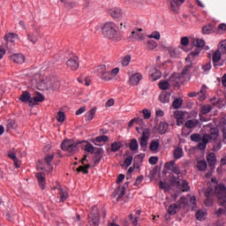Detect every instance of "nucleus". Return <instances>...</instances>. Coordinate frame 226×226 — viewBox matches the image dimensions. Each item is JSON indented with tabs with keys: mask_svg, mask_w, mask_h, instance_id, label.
<instances>
[{
	"mask_svg": "<svg viewBox=\"0 0 226 226\" xmlns=\"http://www.w3.org/2000/svg\"><path fill=\"white\" fill-rule=\"evenodd\" d=\"M150 79L153 82H154V80L162 79V72L160 70L152 69L150 71Z\"/></svg>",
	"mask_w": 226,
	"mask_h": 226,
	"instance_id": "5701e85b",
	"label": "nucleus"
},
{
	"mask_svg": "<svg viewBox=\"0 0 226 226\" xmlns=\"http://www.w3.org/2000/svg\"><path fill=\"white\" fill-rule=\"evenodd\" d=\"M18 126L17 122L13 119H9L6 121L7 132H10V130H17Z\"/></svg>",
	"mask_w": 226,
	"mask_h": 226,
	"instance_id": "473e14b6",
	"label": "nucleus"
},
{
	"mask_svg": "<svg viewBox=\"0 0 226 226\" xmlns=\"http://www.w3.org/2000/svg\"><path fill=\"white\" fill-rule=\"evenodd\" d=\"M170 82H174L176 84H180L185 82V79L179 75V73H173L170 77Z\"/></svg>",
	"mask_w": 226,
	"mask_h": 226,
	"instance_id": "b1692460",
	"label": "nucleus"
},
{
	"mask_svg": "<svg viewBox=\"0 0 226 226\" xmlns=\"http://www.w3.org/2000/svg\"><path fill=\"white\" fill-rule=\"evenodd\" d=\"M34 32H30L27 34V40L33 45H36L38 43V40L41 38V31L40 30V26H33Z\"/></svg>",
	"mask_w": 226,
	"mask_h": 226,
	"instance_id": "39448f33",
	"label": "nucleus"
},
{
	"mask_svg": "<svg viewBox=\"0 0 226 226\" xmlns=\"http://www.w3.org/2000/svg\"><path fill=\"white\" fill-rule=\"evenodd\" d=\"M185 1V0H171L170 4L172 11H174V13H178L179 6H181Z\"/></svg>",
	"mask_w": 226,
	"mask_h": 226,
	"instance_id": "aec40b11",
	"label": "nucleus"
},
{
	"mask_svg": "<svg viewBox=\"0 0 226 226\" xmlns=\"http://www.w3.org/2000/svg\"><path fill=\"white\" fill-rule=\"evenodd\" d=\"M190 139L192 142H200L201 136L199 133H194L191 135Z\"/></svg>",
	"mask_w": 226,
	"mask_h": 226,
	"instance_id": "13d9d810",
	"label": "nucleus"
},
{
	"mask_svg": "<svg viewBox=\"0 0 226 226\" xmlns=\"http://www.w3.org/2000/svg\"><path fill=\"white\" fill-rule=\"evenodd\" d=\"M15 38L19 39V34L15 33H9L6 34L4 37V40L5 41V45H8V43H15Z\"/></svg>",
	"mask_w": 226,
	"mask_h": 226,
	"instance_id": "6ab92c4d",
	"label": "nucleus"
},
{
	"mask_svg": "<svg viewBox=\"0 0 226 226\" xmlns=\"http://www.w3.org/2000/svg\"><path fill=\"white\" fill-rule=\"evenodd\" d=\"M165 50H168L169 55L173 57V58H177L181 55V51L179 50V48L174 47V46H170V47H165Z\"/></svg>",
	"mask_w": 226,
	"mask_h": 226,
	"instance_id": "2eb2a0df",
	"label": "nucleus"
},
{
	"mask_svg": "<svg viewBox=\"0 0 226 226\" xmlns=\"http://www.w3.org/2000/svg\"><path fill=\"white\" fill-rule=\"evenodd\" d=\"M192 47H197V49H204L206 47V41L202 39H194L192 42Z\"/></svg>",
	"mask_w": 226,
	"mask_h": 226,
	"instance_id": "cd10ccee",
	"label": "nucleus"
},
{
	"mask_svg": "<svg viewBox=\"0 0 226 226\" xmlns=\"http://www.w3.org/2000/svg\"><path fill=\"white\" fill-rule=\"evenodd\" d=\"M122 147H123V143H121V142L114 141L111 144L112 153H116V152L119 151Z\"/></svg>",
	"mask_w": 226,
	"mask_h": 226,
	"instance_id": "4c0bfd02",
	"label": "nucleus"
},
{
	"mask_svg": "<svg viewBox=\"0 0 226 226\" xmlns=\"http://www.w3.org/2000/svg\"><path fill=\"white\" fill-rule=\"evenodd\" d=\"M146 47H147V50H154V49H156V47H158V42H156L155 41H153V40H149L147 41Z\"/></svg>",
	"mask_w": 226,
	"mask_h": 226,
	"instance_id": "c9c22d12",
	"label": "nucleus"
},
{
	"mask_svg": "<svg viewBox=\"0 0 226 226\" xmlns=\"http://www.w3.org/2000/svg\"><path fill=\"white\" fill-rule=\"evenodd\" d=\"M132 61V56L130 55L125 56L123 59H122V66H128V64H130V62Z\"/></svg>",
	"mask_w": 226,
	"mask_h": 226,
	"instance_id": "5fc2aeb1",
	"label": "nucleus"
},
{
	"mask_svg": "<svg viewBox=\"0 0 226 226\" xmlns=\"http://www.w3.org/2000/svg\"><path fill=\"white\" fill-rule=\"evenodd\" d=\"M33 80L36 82L37 89H39V91H49L50 89H54L52 81L47 78L43 79L40 73H35Z\"/></svg>",
	"mask_w": 226,
	"mask_h": 226,
	"instance_id": "f03ea898",
	"label": "nucleus"
},
{
	"mask_svg": "<svg viewBox=\"0 0 226 226\" xmlns=\"http://www.w3.org/2000/svg\"><path fill=\"white\" fill-rule=\"evenodd\" d=\"M214 193H215V191H213V187H208L205 191V197H213Z\"/></svg>",
	"mask_w": 226,
	"mask_h": 226,
	"instance_id": "69168bd1",
	"label": "nucleus"
},
{
	"mask_svg": "<svg viewBox=\"0 0 226 226\" xmlns=\"http://www.w3.org/2000/svg\"><path fill=\"white\" fill-rule=\"evenodd\" d=\"M117 25L114 22H106L102 27V36L110 41H121L123 34L118 30Z\"/></svg>",
	"mask_w": 226,
	"mask_h": 226,
	"instance_id": "f257e3e1",
	"label": "nucleus"
},
{
	"mask_svg": "<svg viewBox=\"0 0 226 226\" xmlns=\"http://www.w3.org/2000/svg\"><path fill=\"white\" fill-rule=\"evenodd\" d=\"M223 215L226 216V209L222 207L218 208L215 212V215L217 216V218H220V216H223Z\"/></svg>",
	"mask_w": 226,
	"mask_h": 226,
	"instance_id": "052dcab7",
	"label": "nucleus"
},
{
	"mask_svg": "<svg viewBox=\"0 0 226 226\" xmlns=\"http://www.w3.org/2000/svg\"><path fill=\"white\" fill-rule=\"evenodd\" d=\"M60 190V200L62 202H64L66 199H68V192L63 191V188H59Z\"/></svg>",
	"mask_w": 226,
	"mask_h": 226,
	"instance_id": "4d7b16f0",
	"label": "nucleus"
},
{
	"mask_svg": "<svg viewBox=\"0 0 226 226\" xmlns=\"http://www.w3.org/2000/svg\"><path fill=\"white\" fill-rule=\"evenodd\" d=\"M53 160H54V154H49V155H47V156L44 158V161L46 162L48 167H49L50 172H52V170H53V169H54V168L52 167V165H50V163H52Z\"/></svg>",
	"mask_w": 226,
	"mask_h": 226,
	"instance_id": "58836bf2",
	"label": "nucleus"
},
{
	"mask_svg": "<svg viewBox=\"0 0 226 226\" xmlns=\"http://www.w3.org/2000/svg\"><path fill=\"white\" fill-rule=\"evenodd\" d=\"M94 163L95 165H98L100 162H102V159L103 158V154H105V151L102 147H95V150L94 152Z\"/></svg>",
	"mask_w": 226,
	"mask_h": 226,
	"instance_id": "ddd939ff",
	"label": "nucleus"
},
{
	"mask_svg": "<svg viewBox=\"0 0 226 226\" xmlns=\"http://www.w3.org/2000/svg\"><path fill=\"white\" fill-rule=\"evenodd\" d=\"M79 143L73 142V140L66 139L62 142L61 148L63 151H67L68 153H72V154H75V153L79 151Z\"/></svg>",
	"mask_w": 226,
	"mask_h": 226,
	"instance_id": "7ed1b4c3",
	"label": "nucleus"
},
{
	"mask_svg": "<svg viewBox=\"0 0 226 226\" xmlns=\"http://www.w3.org/2000/svg\"><path fill=\"white\" fill-rule=\"evenodd\" d=\"M181 105H183L182 98H177L172 102L173 109H181Z\"/></svg>",
	"mask_w": 226,
	"mask_h": 226,
	"instance_id": "de8ad7c7",
	"label": "nucleus"
},
{
	"mask_svg": "<svg viewBox=\"0 0 226 226\" xmlns=\"http://www.w3.org/2000/svg\"><path fill=\"white\" fill-rule=\"evenodd\" d=\"M20 102L22 103H28L29 107H31V102H33V97H31V94L27 91H24L19 96Z\"/></svg>",
	"mask_w": 226,
	"mask_h": 226,
	"instance_id": "f3484780",
	"label": "nucleus"
},
{
	"mask_svg": "<svg viewBox=\"0 0 226 226\" xmlns=\"http://www.w3.org/2000/svg\"><path fill=\"white\" fill-rule=\"evenodd\" d=\"M35 177L41 190H43L45 188V176H43V173H36Z\"/></svg>",
	"mask_w": 226,
	"mask_h": 226,
	"instance_id": "c85d7f7f",
	"label": "nucleus"
},
{
	"mask_svg": "<svg viewBox=\"0 0 226 226\" xmlns=\"http://www.w3.org/2000/svg\"><path fill=\"white\" fill-rule=\"evenodd\" d=\"M217 31H218L219 34H225V33H226V24L225 23H221L220 25H218Z\"/></svg>",
	"mask_w": 226,
	"mask_h": 226,
	"instance_id": "603ef678",
	"label": "nucleus"
},
{
	"mask_svg": "<svg viewBox=\"0 0 226 226\" xmlns=\"http://www.w3.org/2000/svg\"><path fill=\"white\" fill-rule=\"evenodd\" d=\"M197 169L200 171H204L207 169V162L206 161H200L197 164Z\"/></svg>",
	"mask_w": 226,
	"mask_h": 226,
	"instance_id": "49530a36",
	"label": "nucleus"
},
{
	"mask_svg": "<svg viewBox=\"0 0 226 226\" xmlns=\"http://www.w3.org/2000/svg\"><path fill=\"white\" fill-rule=\"evenodd\" d=\"M84 151H87V153H90L91 154H93L94 151H96V147H94L93 144L87 142L84 147Z\"/></svg>",
	"mask_w": 226,
	"mask_h": 226,
	"instance_id": "37998d69",
	"label": "nucleus"
},
{
	"mask_svg": "<svg viewBox=\"0 0 226 226\" xmlns=\"http://www.w3.org/2000/svg\"><path fill=\"white\" fill-rule=\"evenodd\" d=\"M159 102L161 103H169L170 102V94L163 92L159 95Z\"/></svg>",
	"mask_w": 226,
	"mask_h": 226,
	"instance_id": "7c9ffc66",
	"label": "nucleus"
},
{
	"mask_svg": "<svg viewBox=\"0 0 226 226\" xmlns=\"http://www.w3.org/2000/svg\"><path fill=\"white\" fill-rule=\"evenodd\" d=\"M159 87L160 89H162V91H167V89H169V87H170V84H169L168 81H161L159 83Z\"/></svg>",
	"mask_w": 226,
	"mask_h": 226,
	"instance_id": "8fccbe9b",
	"label": "nucleus"
},
{
	"mask_svg": "<svg viewBox=\"0 0 226 226\" xmlns=\"http://www.w3.org/2000/svg\"><path fill=\"white\" fill-rule=\"evenodd\" d=\"M89 226H100V212L96 206L92 207L91 213L88 215Z\"/></svg>",
	"mask_w": 226,
	"mask_h": 226,
	"instance_id": "20e7f679",
	"label": "nucleus"
},
{
	"mask_svg": "<svg viewBox=\"0 0 226 226\" xmlns=\"http://www.w3.org/2000/svg\"><path fill=\"white\" fill-rule=\"evenodd\" d=\"M164 168L166 169V170H171V172H173L174 174H177V176L181 174V170H179V166L176 164V161H170V162H165Z\"/></svg>",
	"mask_w": 226,
	"mask_h": 226,
	"instance_id": "9d476101",
	"label": "nucleus"
},
{
	"mask_svg": "<svg viewBox=\"0 0 226 226\" xmlns=\"http://www.w3.org/2000/svg\"><path fill=\"white\" fill-rule=\"evenodd\" d=\"M158 147H160V141L152 140L149 146L150 151H158Z\"/></svg>",
	"mask_w": 226,
	"mask_h": 226,
	"instance_id": "09e8293b",
	"label": "nucleus"
},
{
	"mask_svg": "<svg viewBox=\"0 0 226 226\" xmlns=\"http://www.w3.org/2000/svg\"><path fill=\"white\" fill-rule=\"evenodd\" d=\"M211 110H213V107L211 105L207 104L202 106L201 110L200 112V117H201V116H206V114H209Z\"/></svg>",
	"mask_w": 226,
	"mask_h": 226,
	"instance_id": "f704fd0d",
	"label": "nucleus"
},
{
	"mask_svg": "<svg viewBox=\"0 0 226 226\" xmlns=\"http://www.w3.org/2000/svg\"><path fill=\"white\" fill-rule=\"evenodd\" d=\"M207 161L210 167H214V165H216V154H215V153L208 154Z\"/></svg>",
	"mask_w": 226,
	"mask_h": 226,
	"instance_id": "c756f323",
	"label": "nucleus"
},
{
	"mask_svg": "<svg viewBox=\"0 0 226 226\" xmlns=\"http://www.w3.org/2000/svg\"><path fill=\"white\" fill-rule=\"evenodd\" d=\"M132 162H133V156H132V155L127 156L124 160L125 167H130V165H132Z\"/></svg>",
	"mask_w": 226,
	"mask_h": 226,
	"instance_id": "e2e57ef3",
	"label": "nucleus"
},
{
	"mask_svg": "<svg viewBox=\"0 0 226 226\" xmlns=\"http://www.w3.org/2000/svg\"><path fill=\"white\" fill-rule=\"evenodd\" d=\"M173 156L175 160H179L180 158H183V148L182 147H177L173 152Z\"/></svg>",
	"mask_w": 226,
	"mask_h": 226,
	"instance_id": "e433bc0d",
	"label": "nucleus"
},
{
	"mask_svg": "<svg viewBox=\"0 0 226 226\" xmlns=\"http://www.w3.org/2000/svg\"><path fill=\"white\" fill-rule=\"evenodd\" d=\"M142 113L144 115L145 119H149L151 117V110H149L147 109H144L142 110Z\"/></svg>",
	"mask_w": 226,
	"mask_h": 226,
	"instance_id": "338daca9",
	"label": "nucleus"
},
{
	"mask_svg": "<svg viewBox=\"0 0 226 226\" xmlns=\"http://www.w3.org/2000/svg\"><path fill=\"white\" fill-rule=\"evenodd\" d=\"M160 34L159 32L155 31L153 32L151 34L148 35V38H154V40H160Z\"/></svg>",
	"mask_w": 226,
	"mask_h": 226,
	"instance_id": "774afa93",
	"label": "nucleus"
},
{
	"mask_svg": "<svg viewBox=\"0 0 226 226\" xmlns=\"http://www.w3.org/2000/svg\"><path fill=\"white\" fill-rule=\"evenodd\" d=\"M107 72V66L105 64L99 65L96 69L98 77H102Z\"/></svg>",
	"mask_w": 226,
	"mask_h": 226,
	"instance_id": "c03bdc74",
	"label": "nucleus"
},
{
	"mask_svg": "<svg viewBox=\"0 0 226 226\" xmlns=\"http://www.w3.org/2000/svg\"><path fill=\"white\" fill-rule=\"evenodd\" d=\"M94 116H96V108H93L92 109L88 110L85 114V119L88 123H91V121L94 119Z\"/></svg>",
	"mask_w": 226,
	"mask_h": 226,
	"instance_id": "393cba45",
	"label": "nucleus"
},
{
	"mask_svg": "<svg viewBox=\"0 0 226 226\" xmlns=\"http://www.w3.org/2000/svg\"><path fill=\"white\" fill-rule=\"evenodd\" d=\"M220 61H222V49H218L214 52L212 56V63L214 64V68H216L217 66H223V62L220 63Z\"/></svg>",
	"mask_w": 226,
	"mask_h": 226,
	"instance_id": "1a4fd4ad",
	"label": "nucleus"
},
{
	"mask_svg": "<svg viewBox=\"0 0 226 226\" xmlns=\"http://www.w3.org/2000/svg\"><path fill=\"white\" fill-rule=\"evenodd\" d=\"M128 40H130V41H133V40L143 41V40H146V35L142 33V28H134L128 37Z\"/></svg>",
	"mask_w": 226,
	"mask_h": 226,
	"instance_id": "0eeeda50",
	"label": "nucleus"
},
{
	"mask_svg": "<svg viewBox=\"0 0 226 226\" xmlns=\"http://www.w3.org/2000/svg\"><path fill=\"white\" fill-rule=\"evenodd\" d=\"M149 135H151V130L150 129H144L142 132V135L139 140V146L141 147H147V140H149Z\"/></svg>",
	"mask_w": 226,
	"mask_h": 226,
	"instance_id": "f8f14e48",
	"label": "nucleus"
},
{
	"mask_svg": "<svg viewBox=\"0 0 226 226\" xmlns=\"http://www.w3.org/2000/svg\"><path fill=\"white\" fill-rule=\"evenodd\" d=\"M41 102H45V96L40 94V92L35 93V96L32 97V101H30V107H34L37 103H41Z\"/></svg>",
	"mask_w": 226,
	"mask_h": 226,
	"instance_id": "dca6fc26",
	"label": "nucleus"
},
{
	"mask_svg": "<svg viewBox=\"0 0 226 226\" xmlns=\"http://www.w3.org/2000/svg\"><path fill=\"white\" fill-rule=\"evenodd\" d=\"M202 34H212V33H215V26L211 24L205 25L201 28Z\"/></svg>",
	"mask_w": 226,
	"mask_h": 226,
	"instance_id": "a878e982",
	"label": "nucleus"
},
{
	"mask_svg": "<svg viewBox=\"0 0 226 226\" xmlns=\"http://www.w3.org/2000/svg\"><path fill=\"white\" fill-rule=\"evenodd\" d=\"M186 206V198L182 197L178 200V204H171L168 208L169 215H174L176 213H177V209H183Z\"/></svg>",
	"mask_w": 226,
	"mask_h": 226,
	"instance_id": "423d86ee",
	"label": "nucleus"
},
{
	"mask_svg": "<svg viewBox=\"0 0 226 226\" xmlns=\"http://www.w3.org/2000/svg\"><path fill=\"white\" fill-rule=\"evenodd\" d=\"M206 216V213L202 210H199L196 212V220H199L200 222H202Z\"/></svg>",
	"mask_w": 226,
	"mask_h": 226,
	"instance_id": "6e6d98bb",
	"label": "nucleus"
},
{
	"mask_svg": "<svg viewBox=\"0 0 226 226\" xmlns=\"http://www.w3.org/2000/svg\"><path fill=\"white\" fill-rule=\"evenodd\" d=\"M215 186L214 193L217 197L218 200L220 199H226V186L224 184H219Z\"/></svg>",
	"mask_w": 226,
	"mask_h": 226,
	"instance_id": "6e6552de",
	"label": "nucleus"
},
{
	"mask_svg": "<svg viewBox=\"0 0 226 226\" xmlns=\"http://www.w3.org/2000/svg\"><path fill=\"white\" fill-rule=\"evenodd\" d=\"M204 204L207 207H211V206H213V197H206Z\"/></svg>",
	"mask_w": 226,
	"mask_h": 226,
	"instance_id": "680f3d73",
	"label": "nucleus"
},
{
	"mask_svg": "<svg viewBox=\"0 0 226 226\" xmlns=\"http://www.w3.org/2000/svg\"><path fill=\"white\" fill-rule=\"evenodd\" d=\"M167 130H169V124L165 122H160L159 124L160 135H165V133H167Z\"/></svg>",
	"mask_w": 226,
	"mask_h": 226,
	"instance_id": "72a5a7b5",
	"label": "nucleus"
},
{
	"mask_svg": "<svg viewBox=\"0 0 226 226\" xmlns=\"http://www.w3.org/2000/svg\"><path fill=\"white\" fill-rule=\"evenodd\" d=\"M101 79L102 80H106V81H109V80H112V75L110 74V72H108L106 71L102 76H101Z\"/></svg>",
	"mask_w": 226,
	"mask_h": 226,
	"instance_id": "864d4df0",
	"label": "nucleus"
},
{
	"mask_svg": "<svg viewBox=\"0 0 226 226\" xmlns=\"http://www.w3.org/2000/svg\"><path fill=\"white\" fill-rule=\"evenodd\" d=\"M219 135L220 131L218 130V128L214 127L210 129V134H208V136L210 137L211 140H216Z\"/></svg>",
	"mask_w": 226,
	"mask_h": 226,
	"instance_id": "2f4dec72",
	"label": "nucleus"
},
{
	"mask_svg": "<svg viewBox=\"0 0 226 226\" xmlns=\"http://www.w3.org/2000/svg\"><path fill=\"white\" fill-rule=\"evenodd\" d=\"M179 186L182 192H190V185L188 184V181L183 180Z\"/></svg>",
	"mask_w": 226,
	"mask_h": 226,
	"instance_id": "a18cd8bd",
	"label": "nucleus"
},
{
	"mask_svg": "<svg viewBox=\"0 0 226 226\" xmlns=\"http://www.w3.org/2000/svg\"><path fill=\"white\" fill-rule=\"evenodd\" d=\"M220 149H222V140H215L214 145H213V151H215V153L217 151H220Z\"/></svg>",
	"mask_w": 226,
	"mask_h": 226,
	"instance_id": "3c124183",
	"label": "nucleus"
},
{
	"mask_svg": "<svg viewBox=\"0 0 226 226\" xmlns=\"http://www.w3.org/2000/svg\"><path fill=\"white\" fill-rule=\"evenodd\" d=\"M200 123V122H199V120L197 119L188 120L182 129V133H185V130H186V128L191 129V128H195L196 126H199Z\"/></svg>",
	"mask_w": 226,
	"mask_h": 226,
	"instance_id": "412c9836",
	"label": "nucleus"
},
{
	"mask_svg": "<svg viewBox=\"0 0 226 226\" xmlns=\"http://www.w3.org/2000/svg\"><path fill=\"white\" fill-rule=\"evenodd\" d=\"M109 140H110V139L109 138V136L101 135V136L96 137V138L94 139V144H96V142H97L98 144H100L101 142H109Z\"/></svg>",
	"mask_w": 226,
	"mask_h": 226,
	"instance_id": "a19ab883",
	"label": "nucleus"
},
{
	"mask_svg": "<svg viewBox=\"0 0 226 226\" xmlns=\"http://www.w3.org/2000/svg\"><path fill=\"white\" fill-rule=\"evenodd\" d=\"M191 68H192V64H189L185 66L182 72L179 73V76L182 77V79L185 80V77H186V75H188V72H190Z\"/></svg>",
	"mask_w": 226,
	"mask_h": 226,
	"instance_id": "79ce46f5",
	"label": "nucleus"
},
{
	"mask_svg": "<svg viewBox=\"0 0 226 226\" xmlns=\"http://www.w3.org/2000/svg\"><path fill=\"white\" fill-rule=\"evenodd\" d=\"M56 119L58 123H64V119H65L64 112L58 111Z\"/></svg>",
	"mask_w": 226,
	"mask_h": 226,
	"instance_id": "bf43d9fd",
	"label": "nucleus"
},
{
	"mask_svg": "<svg viewBox=\"0 0 226 226\" xmlns=\"http://www.w3.org/2000/svg\"><path fill=\"white\" fill-rule=\"evenodd\" d=\"M109 13L112 17V19H121V17H123V12L119 8L115 7V8L109 9Z\"/></svg>",
	"mask_w": 226,
	"mask_h": 226,
	"instance_id": "4be33fe9",
	"label": "nucleus"
},
{
	"mask_svg": "<svg viewBox=\"0 0 226 226\" xmlns=\"http://www.w3.org/2000/svg\"><path fill=\"white\" fill-rule=\"evenodd\" d=\"M142 80V74L140 72H136L129 78L130 86H139V82Z\"/></svg>",
	"mask_w": 226,
	"mask_h": 226,
	"instance_id": "4468645a",
	"label": "nucleus"
},
{
	"mask_svg": "<svg viewBox=\"0 0 226 226\" xmlns=\"http://www.w3.org/2000/svg\"><path fill=\"white\" fill-rule=\"evenodd\" d=\"M11 61H13V63H16L17 64H22L24 61H26V56H24L22 53L13 54L12 56H11Z\"/></svg>",
	"mask_w": 226,
	"mask_h": 226,
	"instance_id": "a211bd4d",
	"label": "nucleus"
},
{
	"mask_svg": "<svg viewBox=\"0 0 226 226\" xmlns=\"http://www.w3.org/2000/svg\"><path fill=\"white\" fill-rule=\"evenodd\" d=\"M225 101L219 99L216 101V104L219 105V108L222 109V107H225L226 105V93L224 94Z\"/></svg>",
	"mask_w": 226,
	"mask_h": 226,
	"instance_id": "0e129e2a",
	"label": "nucleus"
},
{
	"mask_svg": "<svg viewBox=\"0 0 226 226\" xmlns=\"http://www.w3.org/2000/svg\"><path fill=\"white\" fill-rule=\"evenodd\" d=\"M66 66L69 70L76 72L79 70V56H72L66 61Z\"/></svg>",
	"mask_w": 226,
	"mask_h": 226,
	"instance_id": "9b49d317",
	"label": "nucleus"
},
{
	"mask_svg": "<svg viewBox=\"0 0 226 226\" xmlns=\"http://www.w3.org/2000/svg\"><path fill=\"white\" fill-rule=\"evenodd\" d=\"M129 147L131 151H137L139 149V141L136 139H132L129 143Z\"/></svg>",
	"mask_w": 226,
	"mask_h": 226,
	"instance_id": "ea45409f",
	"label": "nucleus"
},
{
	"mask_svg": "<svg viewBox=\"0 0 226 226\" xmlns=\"http://www.w3.org/2000/svg\"><path fill=\"white\" fill-rule=\"evenodd\" d=\"M115 193L116 195H118L117 200H119V199H123V197H124V195L126 194V187L124 186L117 187L115 190Z\"/></svg>",
	"mask_w": 226,
	"mask_h": 226,
	"instance_id": "bb28decb",
	"label": "nucleus"
}]
</instances>
